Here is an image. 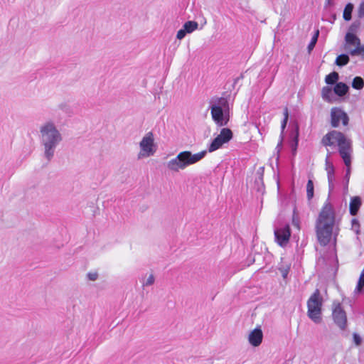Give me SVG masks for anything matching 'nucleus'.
<instances>
[{"label": "nucleus", "mask_w": 364, "mask_h": 364, "mask_svg": "<svg viewBox=\"0 0 364 364\" xmlns=\"http://www.w3.org/2000/svg\"><path fill=\"white\" fill-rule=\"evenodd\" d=\"M364 86V81L361 77H355L353 80L352 87L355 90H361Z\"/></svg>", "instance_id": "5701e85b"}, {"label": "nucleus", "mask_w": 364, "mask_h": 364, "mask_svg": "<svg viewBox=\"0 0 364 364\" xmlns=\"http://www.w3.org/2000/svg\"><path fill=\"white\" fill-rule=\"evenodd\" d=\"M323 299L320 290L316 289L310 296L307 301V316L315 323H320L322 321V306Z\"/></svg>", "instance_id": "39448f33"}, {"label": "nucleus", "mask_w": 364, "mask_h": 364, "mask_svg": "<svg viewBox=\"0 0 364 364\" xmlns=\"http://www.w3.org/2000/svg\"><path fill=\"white\" fill-rule=\"evenodd\" d=\"M298 144H299V133L297 131L296 133L293 136L292 139L290 142V147L291 149V151L294 155L296 154Z\"/></svg>", "instance_id": "b1692460"}, {"label": "nucleus", "mask_w": 364, "mask_h": 364, "mask_svg": "<svg viewBox=\"0 0 364 364\" xmlns=\"http://www.w3.org/2000/svg\"><path fill=\"white\" fill-rule=\"evenodd\" d=\"M207 150L196 154H192L190 151H181L174 159L167 162L166 167L171 171L178 172L201 161L207 155Z\"/></svg>", "instance_id": "7ed1b4c3"}, {"label": "nucleus", "mask_w": 364, "mask_h": 364, "mask_svg": "<svg viewBox=\"0 0 364 364\" xmlns=\"http://www.w3.org/2000/svg\"><path fill=\"white\" fill-rule=\"evenodd\" d=\"M263 333L260 328H256L249 335V342L250 343L256 347L261 344L262 341Z\"/></svg>", "instance_id": "ddd939ff"}, {"label": "nucleus", "mask_w": 364, "mask_h": 364, "mask_svg": "<svg viewBox=\"0 0 364 364\" xmlns=\"http://www.w3.org/2000/svg\"><path fill=\"white\" fill-rule=\"evenodd\" d=\"M87 277L90 281H95L98 277V274L97 272H89Z\"/></svg>", "instance_id": "c9c22d12"}, {"label": "nucleus", "mask_w": 364, "mask_h": 364, "mask_svg": "<svg viewBox=\"0 0 364 364\" xmlns=\"http://www.w3.org/2000/svg\"><path fill=\"white\" fill-rule=\"evenodd\" d=\"M333 4H334V3H333V0H326L325 4H324V8L326 9L328 6H333Z\"/></svg>", "instance_id": "ea45409f"}, {"label": "nucleus", "mask_w": 364, "mask_h": 364, "mask_svg": "<svg viewBox=\"0 0 364 364\" xmlns=\"http://www.w3.org/2000/svg\"><path fill=\"white\" fill-rule=\"evenodd\" d=\"M40 133L41 143L44 147V156L50 161L63 139L61 134L53 122H47L41 126Z\"/></svg>", "instance_id": "f03ea898"}, {"label": "nucleus", "mask_w": 364, "mask_h": 364, "mask_svg": "<svg viewBox=\"0 0 364 364\" xmlns=\"http://www.w3.org/2000/svg\"><path fill=\"white\" fill-rule=\"evenodd\" d=\"M263 169H264V168H263V167H261V168H259V170H261L262 172H263Z\"/></svg>", "instance_id": "37998d69"}, {"label": "nucleus", "mask_w": 364, "mask_h": 364, "mask_svg": "<svg viewBox=\"0 0 364 364\" xmlns=\"http://www.w3.org/2000/svg\"><path fill=\"white\" fill-rule=\"evenodd\" d=\"M336 215L333 208L329 203L323 206L316 222V237L321 246L327 245L332 237Z\"/></svg>", "instance_id": "f257e3e1"}, {"label": "nucleus", "mask_w": 364, "mask_h": 364, "mask_svg": "<svg viewBox=\"0 0 364 364\" xmlns=\"http://www.w3.org/2000/svg\"><path fill=\"white\" fill-rule=\"evenodd\" d=\"M332 316L335 323L341 329L345 330L347 324V317L341 304H338L333 310Z\"/></svg>", "instance_id": "9b49d317"}, {"label": "nucleus", "mask_w": 364, "mask_h": 364, "mask_svg": "<svg viewBox=\"0 0 364 364\" xmlns=\"http://www.w3.org/2000/svg\"><path fill=\"white\" fill-rule=\"evenodd\" d=\"M242 78H243V75H242V74H241L240 76H238V77H235V78L234 79V82H233V85H232V86H233V87H235V85H236V84H237V83H238V82H239L241 79H242Z\"/></svg>", "instance_id": "a19ab883"}, {"label": "nucleus", "mask_w": 364, "mask_h": 364, "mask_svg": "<svg viewBox=\"0 0 364 364\" xmlns=\"http://www.w3.org/2000/svg\"><path fill=\"white\" fill-rule=\"evenodd\" d=\"M345 42L344 50L349 52L351 50L350 46H355L357 47L360 44L359 38L355 34L351 33H346Z\"/></svg>", "instance_id": "4468645a"}, {"label": "nucleus", "mask_w": 364, "mask_h": 364, "mask_svg": "<svg viewBox=\"0 0 364 364\" xmlns=\"http://www.w3.org/2000/svg\"><path fill=\"white\" fill-rule=\"evenodd\" d=\"M364 291V269L362 271L360 278L358 279L357 286L355 289V292L358 294L363 293Z\"/></svg>", "instance_id": "4be33fe9"}, {"label": "nucleus", "mask_w": 364, "mask_h": 364, "mask_svg": "<svg viewBox=\"0 0 364 364\" xmlns=\"http://www.w3.org/2000/svg\"><path fill=\"white\" fill-rule=\"evenodd\" d=\"M188 33L186 31V30H184V28L182 27V28H181L178 32H177V34H176V38L179 40H182L183 38H185V36H186Z\"/></svg>", "instance_id": "72a5a7b5"}, {"label": "nucleus", "mask_w": 364, "mask_h": 364, "mask_svg": "<svg viewBox=\"0 0 364 364\" xmlns=\"http://www.w3.org/2000/svg\"><path fill=\"white\" fill-rule=\"evenodd\" d=\"M233 137V133L229 128H223L220 134L211 141L208 146V152H213L228 143Z\"/></svg>", "instance_id": "423d86ee"}, {"label": "nucleus", "mask_w": 364, "mask_h": 364, "mask_svg": "<svg viewBox=\"0 0 364 364\" xmlns=\"http://www.w3.org/2000/svg\"><path fill=\"white\" fill-rule=\"evenodd\" d=\"M294 214H295V210H294ZM293 224L295 226H298L299 225L298 223H296V221H295L294 216L293 217Z\"/></svg>", "instance_id": "79ce46f5"}, {"label": "nucleus", "mask_w": 364, "mask_h": 364, "mask_svg": "<svg viewBox=\"0 0 364 364\" xmlns=\"http://www.w3.org/2000/svg\"><path fill=\"white\" fill-rule=\"evenodd\" d=\"M287 121H288V111H287V108H286L285 111H284V119L282 122V124H281L282 133L283 132V131L284 130V129L287 127Z\"/></svg>", "instance_id": "c756f323"}, {"label": "nucleus", "mask_w": 364, "mask_h": 364, "mask_svg": "<svg viewBox=\"0 0 364 364\" xmlns=\"http://www.w3.org/2000/svg\"><path fill=\"white\" fill-rule=\"evenodd\" d=\"M141 151L144 152L146 156H153L156 151V146L154 144V134L149 132L145 134L139 143Z\"/></svg>", "instance_id": "1a4fd4ad"}, {"label": "nucleus", "mask_w": 364, "mask_h": 364, "mask_svg": "<svg viewBox=\"0 0 364 364\" xmlns=\"http://www.w3.org/2000/svg\"><path fill=\"white\" fill-rule=\"evenodd\" d=\"M282 141H283V136H282V134L281 136H280V140L278 142V144L277 145V147H276V149L278 150V152L280 151V149H281V148L282 146Z\"/></svg>", "instance_id": "58836bf2"}, {"label": "nucleus", "mask_w": 364, "mask_h": 364, "mask_svg": "<svg viewBox=\"0 0 364 364\" xmlns=\"http://www.w3.org/2000/svg\"><path fill=\"white\" fill-rule=\"evenodd\" d=\"M346 137L345 134L336 130L328 132L321 139V143L324 146H334L337 143L338 146L345 144L346 142Z\"/></svg>", "instance_id": "0eeeda50"}, {"label": "nucleus", "mask_w": 364, "mask_h": 364, "mask_svg": "<svg viewBox=\"0 0 364 364\" xmlns=\"http://www.w3.org/2000/svg\"><path fill=\"white\" fill-rule=\"evenodd\" d=\"M354 6L351 3H348L343 10V18L345 21H349L352 18V12L353 10Z\"/></svg>", "instance_id": "aec40b11"}, {"label": "nucleus", "mask_w": 364, "mask_h": 364, "mask_svg": "<svg viewBox=\"0 0 364 364\" xmlns=\"http://www.w3.org/2000/svg\"><path fill=\"white\" fill-rule=\"evenodd\" d=\"M154 282V277L153 274H150L149 277L147 278L146 282L144 284V285L146 286H150L152 285Z\"/></svg>", "instance_id": "e433bc0d"}, {"label": "nucleus", "mask_w": 364, "mask_h": 364, "mask_svg": "<svg viewBox=\"0 0 364 364\" xmlns=\"http://www.w3.org/2000/svg\"><path fill=\"white\" fill-rule=\"evenodd\" d=\"M342 122L343 126H347L349 122V117L346 112L339 107H333L331 110V124L336 128Z\"/></svg>", "instance_id": "9d476101"}, {"label": "nucleus", "mask_w": 364, "mask_h": 364, "mask_svg": "<svg viewBox=\"0 0 364 364\" xmlns=\"http://www.w3.org/2000/svg\"><path fill=\"white\" fill-rule=\"evenodd\" d=\"M361 205V199L359 196H354L351 198L349 205L350 214L355 216L358 214L360 207Z\"/></svg>", "instance_id": "2eb2a0df"}, {"label": "nucleus", "mask_w": 364, "mask_h": 364, "mask_svg": "<svg viewBox=\"0 0 364 364\" xmlns=\"http://www.w3.org/2000/svg\"><path fill=\"white\" fill-rule=\"evenodd\" d=\"M275 242L282 247H284L289 242L291 231L289 225L276 228L274 230Z\"/></svg>", "instance_id": "6e6552de"}, {"label": "nucleus", "mask_w": 364, "mask_h": 364, "mask_svg": "<svg viewBox=\"0 0 364 364\" xmlns=\"http://www.w3.org/2000/svg\"><path fill=\"white\" fill-rule=\"evenodd\" d=\"M358 17L359 18H364V1H362L358 9Z\"/></svg>", "instance_id": "7c9ffc66"}, {"label": "nucleus", "mask_w": 364, "mask_h": 364, "mask_svg": "<svg viewBox=\"0 0 364 364\" xmlns=\"http://www.w3.org/2000/svg\"><path fill=\"white\" fill-rule=\"evenodd\" d=\"M349 91V87L343 82H337L333 87V92L334 93L339 96V97H343L347 93H348Z\"/></svg>", "instance_id": "dca6fc26"}, {"label": "nucleus", "mask_w": 364, "mask_h": 364, "mask_svg": "<svg viewBox=\"0 0 364 364\" xmlns=\"http://www.w3.org/2000/svg\"><path fill=\"white\" fill-rule=\"evenodd\" d=\"M279 270L281 272L283 279H287L289 272V267H280Z\"/></svg>", "instance_id": "473e14b6"}, {"label": "nucleus", "mask_w": 364, "mask_h": 364, "mask_svg": "<svg viewBox=\"0 0 364 364\" xmlns=\"http://www.w3.org/2000/svg\"><path fill=\"white\" fill-rule=\"evenodd\" d=\"M350 55L352 56L363 55H364V46H358L354 49L350 50Z\"/></svg>", "instance_id": "cd10ccee"}, {"label": "nucleus", "mask_w": 364, "mask_h": 364, "mask_svg": "<svg viewBox=\"0 0 364 364\" xmlns=\"http://www.w3.org/2000/svg\"><path fill=\"white\" fill-rule=\"evenodd\" d=\"M346 166V175H345V178H346L347 183H348L350 176V165Z\"/></svg>", "instance_id": "4c0bfd02"}, {"label": "nucleus", "mask_w": 364, "mask_h": 364, "mask_svg": "<svg viewBox=\"0 0 364 364\" xmlns=\"http://www.w3.org/2000/svg\"><path fill=\"white\" fill-rule=\"evenodd\" d=\"M314 186L313 181L309 179L306 184V195L309 200H311L314 197Z\"/></svg>", "instance_id": "393cba45"}, {"label": "nucleus", "mask_w": 364, "mask_h": 364, "mask_svg": "<svg viewBox=\"0 0 364 364\" xmlns=\"http://www.w3.org/2000/svg\"><path fill=\"white\" fill-rule=\"evenodd\" d=\"M352 230L358 235L360 233V223L359 221L353 218L351 220Z\"/></svg>", "instance_id": "c85d7f7f"}, {"label": "nucleus", "mask_w": 364, "mask_h": 364, "mask_svg": "<svg viewBox=\"0 0 364 364\" xmlns=\"http://www.w3.org/2000/svg\"><path fill=\"white\" fill-rule=\"evenodd\" d=\"M361 22L360 20H355L348 28L347 33L355 34L360 28Z\"/></svg>", "instance_id": "a878e982"}, {"label": "nucleus", "mask_w": 364, "mask_h": 364, "mask_svg": "<svg viewBox=\"0 0 364 364\" xmlns=\"http://www.w3.org/2000/svg\"><path fill=\"white\" fill-rule=\"evenodd\" d=\"M339 154L343 160L346 166L351 164V156H350V146L348 142L346 141L345 144H342L338 146Z\"/></svg>", "instance_id": "f8f14e48"}, {"label": "nucleus", "mask_w": 364, "mask_h": 364, "mask_svg": "<svg viewBox=\"0 0 364 364\" xmlns=\"http://www.w3.org/2000/svg\"><path fill=\"white\" fill-rule=\"evenodd\" d=\"M353 342L357 346H359L361 345L362 343V338L360 336V335H358V333H354L353 334Z\"/></svg>", "instance_id": "2f4dec72"}, {"label": "nucleus", "mask_w": 364, "mask_h": 364, "mask_svg": "<svg viewBox=\"0 0 364 364\" xmlns=\"http://www.w3.org/2000/svg\"><path fill=\"white\" fill-rule=\"evenodd\" d=\"M210 113L213 120L219 127L228 124L229 121V103L226 97H215L210 101Z\"/></svg>", "instance_id": "20e7f679"}, {"label": "nucleus", "mask_w": 364, "mask_h": 364, "mask_svg": "<svg viewBox=\"0 0 364 364\" xmlns=\"http://www.w3.org/2000/svg\"><path fill=\"white\" fill-rule=\"evenodd\" d=\"M198 23L196 21H186L183 26V28L188 33H191L195 30L198 28Z\"/></svg>", "instance_id": "412c9836"}, {"label": "nucleus", "mask_w": 364, "mask_h": 364, "mask_svg": "<svg viewBox=\"0 0 364 364\" xmlns=\"http://www.w3.org/2000/svg\"><path fill=\"white\" fill-rule=\"evenodd\" d=\"M332 92V89L328 86L323 87L322 88L321 94L322 97L324 100L329 101L330 100V96Z\"/></svg>", "instance_id": "bb28decb"}, {"label": "nucleus", "mask_w": 364, "mask_h": 364, "mask_svg": "<svg viewBox=\"0 0 364 364\" xmlns=\"http://www.w3.org/2000/svg\"><path fill=\"white\" fill-rule=\"evenodd\" d=\"M350 61V58L348 54L347 53H342L339 55L336 60L335 64L339 67H343L346 65Z\"/></svg>", "instance_id": "a211bd4d"}, {"label": "nucleus", "mask_w": 364, "mask_h": 364, "mask_svg": "<svg viewBox=\"0 0 364 364\" xmlns=\"http://www.w3.org/2000/svg\"><path fill=\"white\" fill-rule=\"evenodd\" d=\"M339 79V75L337 72L333 71L325 77V82L327 85H335Z\"/></svg>", "instance_id": "6ab92c4d"}, {"label": "nucleus", "mask_w": 364, "mask_h": 364, "mask_svg": "<svg viewBox=\"0 0 364 364\" xmlns=\"http://www.w3.org/2000/svg\"><path fill=\"white\" fill-rule=\"evenodd\" d=\"M318 31L317 32V33L311 38V41L310 42V43L309 44L308 46V48L309 50H311L312 49L314 46H315V44L317 41V38H318Z\"/></svg>", "instance_id": "f704fd0d"}, {"label": "nucleus", "mask_w": 364, "mask_h": 364, "mask_svg": "<svg viewBox=\"0 0 364 364\" xmlns=\"http://www.w3.org/2000/svg\"><path fill=\"white\" fill-rule=\"evenodd\" d=\"M330 154H328L326 164V171L328 175V181L329 183V186L331 187L333 183V178L334 176V167L331 163H329L328 159L329 158Z\"/></svg>", "instance_id": "f3484780"}]
</instances>
